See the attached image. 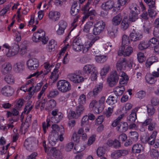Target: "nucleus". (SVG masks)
I'll use <instances>...</instances> for the list:
<instances>
[{"instance_id": "nucleus-1", "label": "nucleus", "mask_w": 159, "mask_h": 159, "mask_svg": "<svg viewBox=\"0 0 159 159\" xmlns=\"http://www.w3.org/2000/svg\"><path fill=\"white\" fill-rule=\"evenodd\" d=\"M99 38L98 37H96L93 39L91 41H87L85 43L84 45H82L81 44V40L78 38H76L73 40L72 47L75 51L80 52L82 51L83 53H86L88 51L89 48Z\"/></svg>"}, {"instance_id": "nucleus-2", "label": "nucleus", "mask_w": 159, "mask_h": 159, "mask_svg": "<svg viewBox=\"0 0 159 159\" xmlns=\"http://www.w3.org/2000/svg\"><path fill=\"white\" fill-rule=\"evenodd\" d=\"M105 100L104 97H102L98 102L95 100H93L90 103L89 107L93 108L94 113L99 114L102 112L105 108Z\"/></svg>"}, {"instance_id": "nucleus-3", "label": "nucleus", "mask_w": 159, "mask_h": 159, "mask_svg": "<svg viewBox=\"0 0 159 159\" xmlns=\"http://www.w3.org/2000/svg\"><path fill=\"white\" fill-rule=\"evenodd\" d=\"M83 71L85 74L90 75L92 81L97 79L98 73L97 68L93 64H88L85 65L83 68Z\"/></svg>"}, {"instance_id": "nucleus-4", "label": "nucleus", "mask_w": 159, "mask_h": 159, "mask_svg": "<svg viewBox=\"0 0 159 159\" xmlns=\"http://www.w3.org/2000/svg\"><path fill=\"white\" fill-rule=\"evenodd\" d=\"M33 42L37 43L41 41L43 44H46L48 41V38L46 36L45 32L42 29H39L34 33L32 37Z\"/></svg>"}, {"instance_id": "nucleus-5", "label": "nucleus", "mask_w": 159, "mask_h": 159, "mask_svg": "<svg viewBox=\"0 0 159 159\" xmlns=\"http://www.w3.org/2000/svg\"><path fill=\"white\" fill-rule=\"evenodd\" d=\"M52 130L50 132L48 137L49 143L52 146H55L58 141V135L59 133L58 132V125H53L52 126Z\"/></svg>"}, {"instance_id": "nucleus-6", "label": "nucleus", "mask_w": 159, "mask_h": 159, "mask_svg": "<svg viewBox=\"0 0 159 159\" xmlns=\"http://www.w3.org/2000/svg\"><path fill=\"white\" fill-rule=\"evenodd\" d=\"M57 88L61 92L66 93L71 89V85L68 81L61 80L57 82Z\"/></svg>"}, {"instance_id": "nucleus-7", "label": "nucleus", "mask_w": 159, "mask_h": 159, "mask_svg": "<svg viewBox=\"0 0 159 159\" xmlns=\"http://www.w3.org/2000/svg\"><path fill=\"white\" fill-rule=\"evenodd\" d=\"M16 33L15 42L13 46L11 47V50L12 53L9 54V56H15L17 54L19 50V44H20V33L17 32Z\"/></svg>"}, {"instance_id": "nucleus-8", "label": "nucleus", "mask_w": 159, "mask_h": 159, "mask_svg": "<svg viewBox=\"0 0 159 159\" xmlns=\"http://www.w3.org/2000/svg\"><path fill=\"white\" fill-rule=\"evenodd\" d=\"M105 23L102 20L97 22L94 25L93 30V33L95 35H98L104 30Z\"/></svg>"}, {"instance_id": "nucleus-9", "label": "nucleus", "mask_w": 159, "mask_h": 159, "mask_svg": "<svg viewBox=\"0 0 159 159\" xmlns=\"http://www.w3.org/2000/svg\"><path fill=\"white\" fill-rule=\"evenodd\" d=\"M133 52V49L132 47L128 45L121 46L119 48L118 54L120 56L123 55L124 57L129 56Z\"/></svg>"}, {"instance_id": "nucleus-10", "label": "nucleus", "mask_w": 159, "mask_h": 159, "mask_svg": "<svg viewBox=\"0 0 159 159\" xmlns=\"http://www.w3.org/2000/svg\"><path fill=\"white\" fill-rule=\"evenodd\" d=\"M68 79L74 83H80L84 80V78L77 73L69 74L67 75Z\"/></svg>"}, {"instance_id": "nucleus-11", "label": "nucleus", "mask_w": 159, "mask_h": 159, "mask_svg": "<svg viewBox=\"0 0 159 159\" xmlns=\"http://www.w3.org/2000/svg\"><path fill=\"white\" fill-rule=\"evenodd\" d=\"M52 116L50 119L51 121L54 123H57L59 122L63 117V114L59 112L57 110H54L52 111Z\"/></svg>"}, {"instance_id": "nucleus-12", "label": "nucleus", "mask_w": 159, "mask_h": 159, "mask_svg": "<svg viewBox=\"0 0 159 159\" xmlns=\"http://www.w3.org/2000/svg\"><path fill=\"white\" fill-rule=\"evenodd\" d=\"M119 76L116 71H115L108 77L107 82L110 86L113 87L116 84L118 81Z\"/></svg>"}, {"instance_id": "nucleus-13", "label": "nucleus", "mask_w": 159, "mask_h": 159, "mask_svg": "<svg viewBox=\"0 0 159 159\" xmlns=\"http://www.w3.org/2000/svg\"><path fill=\"white\" fill-rule=\"evenodd\" d=\"M27 65L30 70H35L39 66L38 60L35 58L30 59L27 61Z\"/></svg>"}, {"instance_id": "nucleus-14", "label": "nucleus", "mask_w": 159, "mask_h": 159, "mask_svg": "<svg viewBox=\"0 0 159 159\" xmlns=\"http://www.w3.org/2000/svg\"><path fill=\"white\" fill-rule=\"evenodd\" d=\"M47 154L52 155L57 159H61L63 157L61 152L54 148H51L49 152H47Z\"/></svg>"}, {"instance_id": "nucleus-15", "label": "nucleus", "mask_w": 159, "mask_h": 159, "mask_svg": "<svg viewBox=\"0 0 159 159\" xmlns=\"http://www.w3.org/2000/svg\"><path fill=\"white\" fill-rule=\"evenodd\" d=\"M58 28L57 31V33L59 35L62 34L67 26V23L64 20H61L58 23Z\"/></svg>"}, {"instance_id": "nucleus-16", "label": "nucleus", "mask_w": 159, "mask_h": 159, "mask_svg": "<svg viewBox=\"0 0 159 159\" xmlns=\"http://www.w3.org/2000/svg\"><path fill=\"white\" fill-rule=\"evenodd\" d=\"M61 14L57 11H51L49 12L48 18L51 20L56 21L60 18Z\"/></svg>"}, {"instance_id": "nucleus-17", "label": "nucleus", "mask_w": 159, "mask_h": 159, "mask_svg": "<svg viewBox=\"0 0 159 159\" xmlns=\"http://www.w3.org/2000/svg\"><path fill=\"white\" fill-rule=\"evenodd\" d=\"M157 133L158 132L156 131H153L150 136H146L144 138L145 142L150 145L154 144Z\"/></svg>"}, {"instance_id": "nucleus-18", "label": "nucleus", "mask_w": 159, "mask_h": 159, "mask_svg": "<svg viewBox=\"0 0 159 159\" xmlns=\"http://www.w3.org/2000/svg\"><path fill=\"white\" fill-rule=\"evenodd\" d=\"M2 94L4 96H10L14 93V90L10 86H5L1 90Z\"/></svg>"}, {"instance_id": "nucleus-19", "label": "nucleus", "mask_w": 159, "mask_h": 159, "mask_svg": "<svg viewBox=\"0 0 159 159\" xmlns=\"http://www.w3.org/2000/svg\"><path fill=\"white\" fill-rule=\"evenodd\" d=\"M126 65V61L125 58L120 59L116 64V67L117 70H124Z\"/></svg>"}, {"instance_id": "nucleus-20", "label": "nucleus", "mask_w": 159, "mask_h": 159, "mask_svg": "<svg viewBox=\"0 0 159 159\" xmlns=\"http://www.w3.org/2000/svg\"><path fill=\"white\" fill-rule=\"evenodd\" d=\"M143 36L140 31H134L130 34V38L132 41L135 42L140 40Z\"/></svg>"}, {"instance_id": "nucleus-21", "label": "nucleus", "mask_w": 159, "mask_h": 159, "mask_svg": "<svg viewBox=\"0 0 159 159\" xmlns=\"http://www.w3.org/2000/svg\"><path fill=\"white\" fill-rule=\"evenodd\" d=\"M138 108H135L133 109L131 114L129 115L127 118V120L128 123H133L137 119L136 112L138 111Z\"/></svg>"}, {"instance_id": "nucleus-22", "label": "nucleus", "mask_w": 159, "mask_h": 159, "mask_svg": "<svg viewBox=\"0 0 159 159\" xmlns=\"http://www.w3.org/2000/svg\"><path fill=\"white\" fill-rule=\"evenodd\" d=\"M80 9V7L77 5V1H74L72 2L70 10L71 15L73 16L77 15L79 12Z\"/></svg>"}, {"instance_id": "nucleus-23", "label": "nucleus", "mask_w": 159, "mask_h": 159, "mask_svg": "<svg viewBox=\"0 0 159 159\" xmlns=\"http://www.w3.org/2000/svg\"><path fill=\"white\" fill-rule=\"evenodd\" d=\"M114 2L111 0H109L107 2L103 3L101 5L102 9L105 10H108L112 8L114 6Z\"/></svg>"}, {"instance_id": "nucleus-24", "label": "nucleus", "mask_w": 159, "mask_h": 159, "mask_svg": "<svg viewBox=\"0 0 159 159\" xmlns=\"http://www.w3.org/2000/svg\"><path fill=\"white\" fill-rule=\"evenodd\" d=\"M42 86V84L41 83L37 84L34 89L32 90L34 87V85L30 87L27 90V91L29 92V97L31 98L35 92L38 91L39 90Z\"/></svg>"}, {"instance_id": "nucleus-25", "label": "nucleus", "mask_w": 159, "mask_h": 159, "mask_svg": "<svg viewBox=\"0 0 159 159\" xmlns=\"http://www.w3.org/2000/svg\"><path fill=\"white\" fill-rule=\"evenodd\" d=\"M88 116H84L81 120V125L82 127L85 128V131L88 132L89 130V120L88 119Z\"/></svg>"}, {"instance_id": "nucleus-26", "label": "nucleus", "mask_w": 159, "mask_h": 159, "mask_svg": "<svg viewBox=\"0 0 159 159\" xmlns=\"http://www.w3.org/2000/svg\"><path fill=\"white\" fill-rule=\"evenodd\" d=\"M34 139L32 138L27 139L24 142V145L28 151H31L33 149L32 144L34 143Z\"/></svg>"}, {"instance_id": "nucleus-27", "label": "nucleus", "mask_w": 159, "mask_h": 159, "mask_svg": "<svg viewBox=\"0 0 159 159\" xmlns=\"http://www.w3.org/2000/svg\"><path fill=\"white\" fill-rule=\"evenodd\" d=\"M12 69L11 64L8 62L5 63L2 66L1 72L3 75L9 73Z\"/></svg>"}, {"instance_id": "nucleus-28", "label": "nucleus", "mask_w": 159, "mask_h": 159, "mask_svg": "<svg viewBox=\"0 0 159 159\" xmlns=\"http://www.w3.org/2000/svg\"><path fill=\"white\" fill-rule=\"evenodd\" d=\"M117 31V28L115 26H112L108 28V34L110 38H114L116 36Z\"/></svg>"}, {"instance_id": "nucleus-29", "label": "nucleus", "mask_w": 159, "mask_h": 159, "mask_svg": "<svg viewBox=\"0 0 159 159\" xmlns=\"http://www.w3.org/2000/svg\"><path fill=\"white\" fill-rule=\"evenodd\" d=\"M128 128V123L125 122H122L119 124L116 127L117 131L120 132H125Z\"/></svg>"}, {"instance_id": "nucleus-30", "label": "nucleus", "mask_w": 159, "mask_h": 159, "mask_svg": "<svg viewBox=\"0 0 159 159\" xmlns=\"http://www.w3.org/2000/svg\"><path fill=\"white\" fill-rule=\"evenodd\" d=\"M122 19V15L119 14L113 17L112 20V23L115 26L118 25L120 24Z\"/></svg>"}, {"instance_id": "nucleus-31", "label": "nucleus", "mask_w": 159, "mask_h": 159, "mask_svg": "<svg viewBox=\"0 0 159 159\" xmlns=\"http://www.w3.org/2000/svg\"><path fill=\"white\" fill-rule=\"evenodd\" d=\"M32 102L30 101H28L25 105L24 111L22 112L21 115L20 116V118L23 119L24 117L23 116V114H27L32 109L33 107V105H32Z\"/></svg>"}, {"instance_id": "nucleus-32", "label": "nucleus", "mask_w": 159, "mask_h": 159, "mask_svg": "<svg viewBox=\"0 0 159 159\" xmlns=\"http://www.w3.org/2000/svg\"><path fill=\"white\" fill-rule=\"evenodd\" d=\"M121 78L120 80V83L121 84H126L129 80L128 75L124 72L121 71L119 74Z\"/></svg>"}, {"instance_id": "nucleus-33", "label": "nucleus", "mask_w": 159, "mask_h": 159, "mask_svg": "<svg viewBox=\"0 0 159 159\" xmlns=\"http://www.w3.org/2000/svg\"><path fill=\"white\" fill-rule=\"evenodd\" d=\"M59 70L58 68H55L52 72L51 75L50 77V80L52 83L55 82L58 78Z\"/></svg>"}, {"instance_id": "nucleus-34", "label": "nucleus", "mask_w": 159, "mask_h": 159, "mask_svg": "<svg viewBox=\"0 0 159 159\" xmlns=\"http://www.w3.org/2000/svg\"><path fill=\"white\" fill-rule=\"evenodd\" d=\"M143 147L140 143H137L133 145L132 151L134 153H140L143 150Z\"/></svg>"}, {"instance_id": "nucleus-35", "label": "nucleus", "mask_w": 159, "mask_h": 159, "mask_svg": "<svg viewBox=\"0 0 159 159\" xmlns=\"http://www.w3.org/2000/svg\"><path fill=\"white\" fill-rule=\"evenodd\" d=\"M56 105V102L53 99H51L48 101L46 103V106L45 109L48 110H51L54 108Z\"/></svg>"}, {"instance_id": "nucleus-36", "label": "nucleus", "mask_w": 159, "mask_h": 159, "mask_svg": "<svg viewBox=\"0 0 159 159\" xmlns=\"http://www.w3.org/2000/svg\"><path fill=\"white\" fill-rule=\"evenodd\" d=\"M35 84V82L34 80V79H32L31 80H28L25 84L22 86L20 87V90H22L24 92L27 91V86L29 84L32 85V86L34 85Z\"/></svg>"}, {"instance_id": "nucleus-37", "label": "nucleus", "mask_w": 159, "mask_h": 159, "mask_svg": "<svg viewBox=\"0 0 159 159\" xmlns=\"http://www.w3.org/2000/svg\"><path fill=\"white\" fill-rule=\"evenodd\" d=\"M145 79L146 82L150 84H154L156 81V79L154 76L149 73L147 74L145 76Z\"/></svg>"}, {"instance_id": "nucleus-38", "label": "nucleus", "mask_w": 159, "mask_h": 159, "mask_svg": "<svg viewBox=\"0 0 159 159\" xmlns=\"http://www.w3.org/2000/svg\"><path fill=\"white\" fill-rule=\"evenodd\" d=\"M103 88V85L101 83L97 84L93 89L92 93L94 96H95L100 92Z\"/></svg>"}, {"instance_id": "nucleus-39", "label": "nucleus", "mask_w": 159, "mask_h": 159, "mask_svg": "<svg viewBox=\"0 0 159 159\" xmlns=\"http://www.w3.org/2000/svg\"><path fill=\"white\" fill-rule=\"evenodd\" d=\"M53 65L50 64L49 62H47L44 64V71L43 75H47L51 70L52 68L53 67Z\"/></svg>"}, {"instance_id": "nucleus-40", "label": "nucleus", "mask_w": 159, "mask_h": 159, "mask_svg": "<svg viewBox=\"0 0 159 159\" xmlns=\"http://www.w3.org/2000/svg\"><path fill=\"white\" fill-rule=\"evenodd\" d=\"M57 42L53 39L50 41L48 44V50L49 52L54 51L56 47Z\"/></svg>"}, {"instance_id": "nucleus-41", "label": "nucleus", "mask_w": 159, "mask_h": 159, "mask_svg": "<svg viewBox=\"0 0 159 159\" xmlns=\"http://www.w3.org/2000/svg\"><path fill=\"white\" fill-rule=\"evenodd\" d=\"M129 135L133 142H136L139 138V134L135 131H130L129 133Z\"/></svg>"}, {"instance_id": "nucleus-42", "label": "nucleus", "mask_w": 159, "mask_h": 159, "mask_svg": "<svg viewBox=\"0 0 159 159\" xmlns=\"http://www.w3.org/2000/svg\"><path fill=\"white\" fill-rule=\"evenodd\" d=\"M138 18L137 11H131L130 13L129 20L130 21L134 22Z\"/></svg>"}, {"instance_id": "nucleus-43", "label": "nucleus", "mask_w": 159, "mask_h": 159, "mask_svg": "<svg viewBox=\"0 0 159 159\" xmlns=\"http://www.w3.org/2000/svg\"><path fill=\"white\" fill-rule=\"evenodd\" d=\"M117 101V97L116 96H110L106 101V102L109 105H112L116 103Z\"/></svg>"}, {"instance_id": "nucleus-44", "label": "nucleus", "mask_w": 159, "mask_h": 159, "mask_svg": "<svg viewBox=\"0 0 159 159\" xmlns=\"http://www.w3.org/2000/svg\"><path fill=\"white\" fill-rule=\"evenodd\" d=\"M129 23L127 18H124L121 24L120 28L124 30H126L129 27Z\"/></svg>"}, {"instance_id": "nucleus-45", "label": "nucleus", "mask_w": 159, "mask_h": 159, "mask_svg": "<svg viewBox=\"0 0 159 159\" xmlns=\"http://www.w3.org/2000/svg\"><path fill=\"white\" fill-rule=\"evenodd\" d=\"M149 46L148 41H142L139 45V48L141 50L146 49Z\"/></svg>"}, {"instance_id": "nucleus-46", "label": "nucleus", "mask_w": 159, "mask_h": 159, "mask_svg": "<svg viewBox=\"0 0 159 159\" xmlns=\"http://www.w3.org/2000/svg\"><path fill=\"white\" fill-rule=\"evenodd\" d=\"M125 90L124 88L122 86L120 87H116L114 89L115 93L118 96L121 95Z\"/></svg>"}, {"instance_id": "nucleus-47", "label": "nucleus", "mask_w": 159, "mask_h": 159, "mask_svg": "<svg viewBox=\"0 0 159 159\" xmlns=\"http://www.w3.org/2000/svg\"><path fill=\"white\" fill-rule=\"evenodd\" d=\"M58 132L59 133V134L58 135L59 137V140L60 141H62L63 140L64 138L63 135L64 134V128L61 126V127H59L58 125Z\"/></svg>"}, {"instance_id": "nucleus-48", "label": "nucleus", "mask_w": 159, "mask_h": 159, "mask_svg": "<svg viewBox=\"0 0 159 159\" xmlns=\"http://www.w3.org/2000/svg\"><path fill=\"white\" fill-rule=\"evenodd\" d=\"M130 44V40L129 37L126 35L124 34L122 36V46H127Z\"/></svg>"}, {"instance_id": "nucleus-49", "label": "nucleus", "mask_w": 159, "mask_h": 159, "mask_svg": "<svg viewBox=\"0 0 159 159\" xmlns=\"http://www.w3.org/2000/svg\"><path fill=\"white\" fill-rule=\"evenodd\" d=\"M50 118V117H48L46 120V122H44L42 123V127L44 133L46 132L47 129L50 125V122L51 121Z\"/></svg>"}, {"instance_id": "nucleus-50", "label": "nucleus", "mask_w": 159, "mask_h": 159, "mask_svg": "<svg viewBox=\"0 0 159 159\" xmlns=\"http://www.w3.org/2000/svg\"><path fill=\"white\" fill-rule=\"evenodd\" d=\"M106 152L105 149L103 147H99L96 151L98 156L101 157L103 156Z\"/></svg>"}, {"instance_id": "nucleus-51", "label": "nucleus", "mask_w": 159, "mask_h": 159, "mask_svg": "<svg viewBox=\"0 0 159 159\" xmlns=\"http://www.w3.org/2000/svg\"><path fill=\"white\" fill-rule=\"evenodd\" d=\"M157 124L156 123L153 122L150 124L148 126V129L149 131H157Z\"/></svg>"}, {"instance_id": "nucleus-52", "label": "nucleus", "mask_w": 159, "mask_h": 159, "mask_svg": "<svg viewBox=\"0 0 159 159\" xmlns=\"http://www.w3.org/2000/svg\"><path fill=\"white\" fill-rule=\"evenodd\" d=\"M148 9V14L149 16L151 18L155 17L157 14V11L156 10L155 6L154 8L149 7Z\"/></svg>"}, {"instance_id": "nucleus-53", "label": "nucleus", "mask_w": 159, "mask_h": 159, "mask_svg": "<svg viewBox=\"0 0 159 159\" xmlns=\"http://www.w3.org/2000/svg\"><path fill=\"white\" fill-rule=\"evenodd\" d=\"M19 110L13 108L11 112L8 111L7 115V117H12V116H16L19 114Z\"/></svg>"}, {"instance_id": "nucleus-54", "label": "nucleus", "mask_w": 159, "mask_h": 159, "mask_svg": "<svg viewBox=\"0 0 159 159\" xmlns=\"http://www.w3.org/2000/svg\"><path fill=\"white\" fill-rule=\"evenodd\" d=\"M107 59V57L105 56H97L95 57V60L99 63H102L105 62Z\"/></svg>"}, {"instance_id": "nucleus-55", "label": "nucleus", "mask_w": 159, "mask_h": 159, "mask_svg": "<svg viewBox=\"0 0 159 159\" xmlns=\"http://www.w3.org/2000/svg\"><path fill=\"white\" fill-rule=\"evenodd\" d=\"M84 110V107L82 105H80L76 107V112L77 115L79 117L83 113Z\"/></svg>"}, {"instance_id": "nucleus-56", "label": "nucleus", "mask_w": 159, "mask_h": 159, "mask_svg": "<svg viewBox=\"0 0 159 159\" xmlns=\"http://www.w3.org/2000/svg\"><path fill=\"white\" fill-rule=\"evenodd\" d=\"M157 61V57H151L146 62V66L148 67H149L154 62Z\"/></svg>"}, {"instance_id": "nucleus-57", "label": "nucleus", "mask_w": 159, "mask_h": 159, "mask_svg": "<svg viewBox=\"0 0 159 159\" xmlns=\"http://www.w3.org/2000/svg\"><path fill=\"white\" fill-rule=\"evenodd\" d=\"M5 80L8 84H11L14 82L13 76L11 74L7 75L5 78Z\"/></svg>"}, {"instance_id": "nucleus-58", "label": "nucleus", "mask_w": 159, "mask_h": 159, "mask_svg": "<svg viewBox=\"0 0 159 159\" xmlns=\"http://www.w3.org/2000/svg\"><path fill=\"white\" fill-rule=\"evenodd\" d=\"M147 113L149 116L153 115L155 112V109L151 105H148L147 106Z\"/></svg>"}, {"instance_id": "nucleus-59", "label": "nucleus", "mask_w": 159, "mask_h": 159, "mask_svg": "<svg viewBox=\"0 0 159 159\" xmlns=\"http://www.w3.org/2000/svg\"><path fill=\"white\" fill-rule=\"evenodd\" d=\"M124 115L121 114L115 120H114L112 124V125L113 127H116L118 125V123L121 120L124 116Z\"/></svg>"}, {"instance_id": "nucleus-60", "label": "nucleus", "mask_w": 159, "mask_h": 159, "mask_svg": "<svg viewBox=\"0 0 159 159\" xmlns=\"http://www.w3.org/2000/svg\"><path fill=\"white\" fill-rule=\"evenodd\" d=\"M148 41L149 46L151 47H153L159 43L158 40L155 38H152Z\"/></svg>"}, {"instance_id": "nucleus-61", "label": "nucleus", "mask_w": 159, "mask_h": 159, "mask_svg": "<svg viewBox=\"0 0 159 159\" xmlns=\"http://www.w3.org/2000/svg\"><path fill=\"white\" fill-rule=\"evenodd\" d=\"M3 47L5 48L6 49V50L5 55L7 57H11L13 56H9V54L12 53L11 52V46H9L8 44L5 43L3 45Z\"/></svg>"}, {"instance_id": "nucleus-62", "label": "nucleus", "mask_w": 159, "mask_h": 159, "mask_svg": "<svg viewBox=\"0 0 159 159\" xmlns=\"http://www.w3.org/2000/svg\"><path fill=\"white\" fill-rule=\"evenodd\" d=\"M86 95L82 94L80 96L79 98L78 99V102L80 105H84L86 102Z\"/></svg>"}, {"instance_id": "nucleus-63", "label": "nucleus", "mask_w": 159, "mask_h": 159, "mask_svg": "<svg viewBox=\"0 0 159 159\" xmlns=\"http://www.w3.org/2000/svg\"><path fill=\"white\" fill-rule=\"evenodd\" d=\"M110 68L109 65H106L104 66L102 69L100 74L102 75H106L108 72Z\"/></svg>"}, {"instance_id": "nucleus-64", "label": "nucleus", "mask_w": 159, "mask_h": 159, "mask_svg": "<svg viewBox=\"0 0 159 159\" xmlns=\"http://www.w3.org/2000/svg\"><path fill=\"white\" fill-rule=\"evenodd\" d=\"M84 148H85L84 147L81 148L80 145V144H78L75 146L73 149V152L75 153H79L83 151Z\"/></svg>"}]
</instances>
